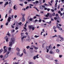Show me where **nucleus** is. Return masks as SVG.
I'll return each mask as SVG.
<instances>
[{"label":"nucleus","instance_id":"obj_23","mask_svg":"<svg viewBox=\"0 0 64 64\" xmlns=\"http://www.w3.org/2000/svg\"><path fill=\"white\" fill-rule=\"evenodd\" d=\"M3 51V49H2L0 50V54Z\"/></svg>","mask_w":64,"mask_h":64},{"label":"nucleus","instance_id":"obj_63","mask_svg":"<svg viewBox=\"0 0 64 64\" xmlns=\"http://www.w3.org/2000/svg\"><path fill=\"white\" fill-rule=\"evenodd\" d=\"M37 18V17L36 16H34V19H36Z\"/></svg>","mask_w":64,"mask_h":64},{"label":"nucleus","instance_id":"obj_47","mask_svg":"<svg viewBox=\"0 0 64 64\" xmlns=\"http://www.w3.org/2000/svg\"><path fill=\"white\" fill-rule=\"evenodd\" d=\"M14 17L15 18H16V17H17V16L16 15L14 16Z\"/></svg>","mask_w":64,"mask_h":64},{"label":"nucleus","instance_id":"obj_6","mask_svg":"<svg viewBox=\"0 0 64 64\" xmlns=\"http://www.w3.org/2000/svg\"><path fill=\"white\" fill-rule=\"evenodd\" d=\"M5 38L6 39V42H8V36H6L5 37Z\"/></svg>","mask_w":64,"mask_h":64},{"label":"nucleus","instance_id":"obj_43","mask_svg":"<svg viewBox=\"0 0 64 64\" xmlns=\"http://www.w3.org/2000/svg\"><path fill=\"white\" fill-rule=\"evenodd\" d=\"M19 29V28H18L17 27H16V28L15 29L16 30H17V29Z\"/></svg>","mask_w":64,"mask_h":64},{"label":"nucleus","instance_id":"obj_58","mask_svg":"<svg viewBox=\"0 0 64 64\" xmlns=\"http://www.w3.org/2000/svg\"><path fill=\"white\" fill-rule=\"evenodd\" d=\"M44 5H45V6H48V5L46 4H44Z\"/></svg>","mask_w":64,"mask_h":64},{"label":"nucleus","instance_id":"obj_52","mask_svg":"<svg viewBox=\"0 0 64 64\" xmlns=\"http://www.w3.org/2000/svg\"><path fill=\"white\" fill-rule=\"evenodd\" d=\"M58 2V0H56V3L57 4V2Z\"/></svg>","mask_w":64,"mask_h":64},{"label":"nucleus","instance_id":"obj_11","mask_svg":"<svg viewBox=\"0 0 64 64\" xmlns=\"http://www.w3.org/2000/svg\"><path fill=\"white\" fill-rule=\"evenodd\" d=\"M33 26H28V28L30 30H31V29L32 28Z\"/></svg>","mask_w":64,"mask_h":64},{"label":"nucleus","instance_id":"obj_18","mask_svg":"<svg viewBox=\"0 0 64 64\" xmlns=\"http://www.w3.org/2000/svg\"><path fill=\"white\" fill-rule=\"evenodd\" d=\"M50 46H51V45H50V46H49V48L48 46H46V49H50Z\"/></svg>","mask_w":64,"mask_h":64},{"label":"nucleus","instance_id":"obj_22","mask_svg":"<svg viewBox=\"0 0 64 64\" xmlns=\"http://www.w3.org/2000/svg\"><path fill=\"white\" fill-rule=\"evenodd\" d=\"M30 8H31V7H32V6H34V5H33L31 4H30Z\"/></svg>","mask_w":64,"mask_h":64},{"label":"nucleus","instance_id":"obj_34","mask_svg":"<svg viewBox=\"0 0 64 64\" xmlns=\"http://www.w3.org/2000/svg\"><path fill=\"white\" fill-rule=\"evenodd\" d=\"M24 50H23L24 52V53L25 54H26V51H25V49H24Z\"/></svg>","mask_w":64,"mask_h":64},{"label":"nucleus","instance_id":"obj_8","mask_svg":"<svg viewBox=\"0 0 64 64\" xmlns=\"http://www.w3.org/2000/svg\"><path fill=\"white\" fill-rule=\"evenodd\" d=\"M46 57L47 58H48L49 59H50V56L49 55H47L46 56Z\"/></svg>","mask_w":64,"mask_h":64},{"label":"nucleus","instance_id":"obj_16","mask_svg":"<svg viewBox=\"0 0 64 64\" xmlns=\"http://www.w3.org/2000/svg\"><path fill=\"white\" fill-rule=\"evenodd\" d=\"M16 50L18 51V52H19V51H20V49H19L18 47L16 48Z\"/></svg>","mask_w":64,"mask_h":64},{"label":"nucleus","instance_id":"obj_35","mask_svg":"<svg viewBox=\"0 0 64 64\" xmlns=\"http://www.w3.org/2000/svg\"><path fill=\"white\" fill-rule=\"evenodd\" d=\"M56 27H55V26H54L53 27V28L54 30L56 29Z\"/></svg>","mask_w":64,"mask_h":64},{"label":"nucleus","instance_id":"obj_53","mask_svg":"<svg viewBox=\"0 0 64 64\" xmlns=\"http://www.w3.org/2000/svg\"><path fill=\"white\" fill-rule=\"evenodd\" d=\"M30 21H32V20H33V19L32 18H30Z\"/></svg>","mask_w":64,"mask_h":64},{"label":"nucleus","instance_id":"obj_17","mask_svg":"<svg viewBox=\"0 0 64 64\" xmlns=\"http://www.w3.org/2000/svg\"><path fill=\"white\" fill-rule=\"evenodd\" d=\"M56 26H57L56 27V28H59V24L58 23H56Z\"/></svg>","mask_w":64,"mask_h":64},{"label":"nucleus","instance_id":"obj_57","mask_svg":"<svg viewBox=\"0 0 64 64\" xmlns=\"http://www.w3.org/2000/svg\"><path fill=\"white\" fill-rule=\"evenodd\" d=\"M35 23H36V22H37V21H38V20L37 19H36L35 20Z\"/></svg>","mask_w":64,"mask_h":64},{"label":"nucleus","instance_id":"obj_15","mask_svg":"<svg viewBox=\"0 0 64 64\" xmlns=\"http://www.w3.org/2000/svg\"><path fill=\"white\" fill-rule=\"evenodd\" d=\"M22 22H24V21H25V18H24V16H22Z\"/></svg>","mask_w":64,"mask_h":64},{"label":"nucleus","instance_id":"obj_29","mask_svg":"<svg viewBox=\"0 0 64 64\" xmlns=\"http://www.w3.org/2000/svg\"><path fill=\"white\" fill-rule=\"evenodd\" d=\"M32 30H34V27L33 26H32Z\"/></svg>","mask_w":64,"mask_h":64},{"label":"nucleus","instance_id":"obj_31","mask_svg":"<svg viewBox=\"0 0 64 64\" xmlns=\"http://www.w3.org/2000/svg\"><path fill=\"white\" fill-rule=\"evenodd\" d=\"M49 19V18H44V20H46V19Z\"/></svg>","mask_w":64,"mask_h":64},{"label":"nucleus","instance_id":"obj_19","mask_svg":"<svg viewBox=\"0 0 64 64\" xmlns=\"http://www.w3.org/2000/svg\"><path fill=\"white\" fill-rule=\"evenodd\" d=\"M16 54L18 56H19V55H20V52H17Z\"/></svg>","mask_w":64,"mask_h":64},{"label":"nucleus","instance_id":"obj_36","mask_svg":"<svg viewBox=\"0 0 64 64\" xmlns=\"http://www.w3.org/2000/svg\"><path fill=\"white\" fill-rule=\"evenodd\" d=\"M46 23H48V24H50L51 23V21H50V22H47Z\"/></svg>","mask_w":64,"mask_h":64},{"label":"nucleus","instance_id":"obj_13","mask_svg":"<svg viewBox=\"0 0 64 64\" xmlns=\"http://www.w3.org/2000/svg\"><path fill=\"white\" fill-rule=\"evenodd\" d=\"M32 47H34V48L36 50H37V49H38V48L34 46H32Z\"/></svg>","mask_w":64,"mask_h":64},{"label":"nucleus","instance_id":"obj_61","mask_svg":"<svg viewBox=\"0 0 64 64\" xmlns=\"http://www.w3.org/2000/svg\"><path fill=\"white\" fill-rule=\"evenodd\" d=\"M61 11H62L63 10V8H60Z\"/></svg>","mask_w":64,"mask_h":64},{"label":"nucleus","instance_id":"obj_9","mask_svg":"<svg viewBox=\"0 0 64 64\" xmlns=\"http://www.w3.org/2000/svg\"><path fill=\"white\" fill-rule=\"evenodd\" d=\"M10 10H9L8 12V14H11V11L12 10V9L11 8H10Z\"/></svg>","mask_w":64,"mask_h":64},{"label":"nucleus","instance_id":"obj_56","mask_svg":"<svg viewBox=\"0 0 64 64\" xmlns=\"http://www.w3.org/2000/svg\"><path fill=\"white\" fill-rule=\"evenodd\" d=\"M36 16H38V17H40V15H39L38 14H36Z\"/></svg>","mask_w":64,"mask_h":64},{"label":"nucleus","instance_id":"obj_21","mask_svg":"<svg viewBox=\"0 0 64 64\" xmlns=\"http://www.w3.org/2000/svg\"><path fill=\"white\" fill-rule=\"evenodd\" d=\"M24 30H23L24 31H27V29L26 28L24 27Z\"/></svg>","mask_w":64,"mask_h":64},{"label":"nucleus","instance_id":"obj_1","mask_svg":"<svg viewBox=\"0 0 64 64\" xmlns=\"http://www.w3.org/2000/svg\"><path fill=\"white\" fill-rule=\"evenodd\" d=\"M15 42V38H12L9 42V46L11 47L12 46V44H14Z\"/></svg>","mask_w":64,"mask_h":64},{"label":"nucleus","instance_id":"obj_10","mask_svg":"<svg viewBox=\"0 0 64 64\" xmlns=\"http://www.w3.org/2000/svg\"><path fill=\"white\" fill-rule=\"evenodd\" d=\"M48 16L49 17H51L52 16V14H50L49 13H48Z\"/></svg>","mask_w":64,"mask_h":64},{"label":"nucleus","instance_id":"obj_28","mask_svg":"<svg viewBox=\"0 0 64 64\" xmlns=\"http://www.w3.org/2000/svg\"><path fill=\"white\" fill-rule=\"evenodd\" d=\"M39 37V36H37L36 35L34 36V37H35V38H37V37Z\"/></svg>","mask_w":64,"mask_h":64},{"label":"nucleus","instance_id":"obj_14","mask_svg":"<svg viewBox=\"0 0 64 64\" xmlns=\"http://www.w3.org/2000/svg\"><path fill=\"white\" fill-rule=\"evenodd\" d=\"M50 53L51 54H54V52H52V51H50Z\"/></svg>","mask_w":64,"mask_h":64},{"label":"nucleus","instance_id":"obj_42","mask_svg":"<svg viewBox=\"0 0 64 64\" xmlns=\"http://www.w3.org/2000/svg\"><path fill=\"white\" fill-rule=\"evenodd\" d=\"M26 48H27V49H29V48H30V46H27Z\"/></svg>","mask_w":64,"mask_h":64},{"label":"nucleus","instance_id":"obj_38","mask_svg":"<svg viewBox=\"0 0 64 64\" xmlns=\"http://www.w3.org/2000/svg\"><path fill=\"white\" fill-rule=\"evenodd\" d=\"M6 35H8V36H10V33H8L6 34Z\"/></svg>","mask_w":64,"mask_h":64},{"label":"nucleus","instance_id":"obj_27","mask_svg":"<svg viewBox=\"0 0 64 64\" xmlns=\"http://www.w3.org/2000/svg\"><path fill=\"white\" fill-rule=\"evenodd\" d=\"M52 16H54L55 15V14L54 12H53V14H52Z\"/></svg>","mask_w":64,"mask_h":64},{"label":"nucleus","instance_id":"obj_55","mask_svg":"<svg viewBox=\"0 0 64 64\" xmlns=\"http://www.w3.org/2000/svg\"><path fill=\"white\" fill-rule=\"evenodd\" d=\"M62 19H64V15H63V16H62Z\"/></svg>","mask_w":64,"mask_h":64},{"label":"nucleus","instance_id":"obj_62","mask_svg":"<svg viewBox=\"0 0 64 64\" xmlns=\"http://www.w3.org/2000/svg\"><path fill=\"white\" fill-rule=\"evenodd\" d=\"M51 20L52 21H54V19H53L51 18Z\"/></svg>","mask_w":64,"mask_h":64},{"label":"nucleus","instance_id":"obj_40","mask_svg":"<svg viewBox=\"0 0 64 64\" xmlns=\"http://www.w3.org/2000/svg\"><path fill=\"white\" fill-rule=\"evenodd\" d=\"M45 16L46 17H48V16H49V15H48V13Z\"/></svg>","mask_w":64,"mask_h":64},{"label":"nucleus","instance_id":"obj_12","mask_svg":"<svg viewBox=\"0 0 64 64\" xmlns=\"http://www.w3.org/2000/svg\"><path fill=\"white\" fill-rule=\"evenodd\" d=\"M6 3L4 4V7H5V6L7 5H8V2H5Z\"/></svg>","mask_w":64,"mask_h":64},{"label":"nucleus","instance_id":"obj_24","mask_svg":"<svg viewBox=\"0 0 64 64\" xmlns=\"http://www.w3.org/2000/svg\"><path fill=\"white\" fill-rule=\"evenodd\" d=\"M23 54L22 53L21 54H20L19 56H20V57H22V56H23Z\"/></svg>","mask_w":64,"mask_h":64},{"label":"nucleus","instance_id":"obj_39","mask_svg":"<svg viewBox=\"0 0 64 64\" xmlns=\"http://www.w3.org/2000/svg\"><path fill=\"white\" fill-rule=\"evenodd\" d=\"M29 64H34V63H33L31 62H29Z\"/></svg>","mask_w":64,"mask_h":64},{"label":"nucleus","instance_id":"obj_45","mask_svg":"<svg viewBox=\"0 0 64 64\" xmlns=\"http://www.w3.org/2000/svg\"><path fill=\"white\" fill-rule=\"evenodd\" d=\"M57 47H59V46H60V44H57Z\"/></svg>","mask_w":64,"mask_h":64},{"label":"nucleus","instance_id":"obj_44","mask_svg":"<svg viewBox=\"0 0 64 64\" xmlns=\"http://www.w3.org/2000/svg\"><path fill=\"white\" fill-rule=\"evenodd\" d=\"M38 1L36 0V4H38Z\"/></svg>","mask_w":64,"mask_h":64},{"label":"nucleus","instance_id":"obj_2","mask_svg":"<svg viewBox=\"0 0 64 64\" xmlns=\"http://www.w3.org/2000/svg\"><path fill=\"white\" fill-rule=\"evenodd\" d=\"M10 53V52L9 51H8L7 52H6V55H4V56L3 57L4 58H7L8 57V54Z\"/></svg>","mask_w":64,"mask_h":64},{"label":"nucleus","instance_id":"obj_41","mask_svg":"<svg viewBox=\"0 0 64 64\" xmlns=\"http://www.w3.org/2000/svg\"><path fill=\"white\" fill-rule=\"evenodd\" d=\"M56 41L57 42H58V41H59V38H57Z\"/></svg>","mask_w":64,"mask_h":64},{"label":"nucleus","instance_id":"obj_50","mask_svg":"<svg viewBox=\"0 0 64 64\" xmlns=\"http://www.w3.org/2000/svg\"><path fill=\"white\" fill-rule=\"evenodd\" d=\"M9 5L10 7H11L12 6V4H9Z\"/></svg>","mask_w":64,"mask_h":64},{"label":"nucleus","instance_id":"obj_20","mask_svg":"<svg viewBox=\"0 0 64 64\" xmlns=\"http://www.w3.org/2000/svg\"><path fill=\"white\" fill-rule=\"evenodd\" d=\"M44 10H47L48 11H49V10H50V8H44Z\"/></svg>","mask_w":64,"mask_h":64},{"label":"nucleus","instance_id":"obj_64","mask_svg":"<svg viewBox=\"0 0 64 64\" xmlns=\"http://www.w3.org/2000/svg\"><path fill=\"white\" fill-rule=\"evenodd\" d=\"M24 4H27V2H25Z\"/></svg>","mask_w":64,"mask_h":64},{"label":"nucleus","instance_id":"obj_3","mask_svg":"<svg viewBox=\"0 0 64 64\" xmlns=\"http://www.w3.org/2000/svg\"><path fill=\"white\" fill-rule=\"evenodd\" d=\"M57 20H58L57 21L58 23H60V22L61 21V19L59 17L57 18Z\"/></svg>","mask_w":64,"mask_h":64},{"label":"nucleus","instance_id":"obj_25","mask_svg":"<svg viewBox=\"0 0 64 64\" xmlns=\"http://www.w3.org/2000/svg\"><path fill=\"white\" fill-rule=\"evenodd\" d=\"M60 39L62 41H64V38H60Z\"/></svg>","mask_w":64,"mask_h":64},{"label":"nucleus","instance_id":"obj_51","mask_svg":"<svg viewBox=\"0 0 64 64\" xmlns=\"http://www.w3.org/2000/svg\"><path fill=\"white\" fill-rule=\"evenodd\" d=\"M59 57L60 58H61V57H62V55H60L59 56Z\"/></svg>","mask_w":64,"mask_h":64},{"label":"nucleus","instance_id":"obj_59","mask_svg":"<svg viewBox=\"0 0 64 64\" xmlns=\"http://www.w3.org/2000/svg\"><path fill=\"white\" fill-rule=\"evenodd\" d=\"M61 1L63 3H64V0H62Z\"/></svg>","mask_w":64,"mask_h":64},{"label":"nucleus","instance_id":"obj_5","mask_svg":"<svg viewBox=\"0 0 64 64\" xmlns=\"http://www.w3.org/2000/svg\"><path fill=\"white\" fill-rule=\"evenodd\" d=\"M12 18L11 17H9L8 18V23H9L10 21H11V19Z\"/></svg>","mask_w":64,"mask_h":64},{"label":"nucleus","instance_id":"obj_4","mask_svg":"<svg viewBox=\"0 0 64 64\" xmlns=\"http://www.w3.org/2000/svg\"><path fill=\"white\" fill-rule=\"evenodd\" d=\"M4 53H6L7 52V47L6 46H4Z\"/></svg>","mask_w":64,"mask_h":64},{"label":"nucleus","instance_id":"obj_60","mask_svg":"<svg viewBox=\"0 0 64 64\" xmlns=\"http://www.w3.org/2000/svg\"><path fill=\"white\" fill-rule=\"evenodd\" d=\"M42 20H41V19H40L39 20V22H41V21H42Z\"/></svg>","mask_w":64,"mask_h":64},{"label":"nucleus","instance_id":"obj_32","mask_svg":"<svg viewBox=\"0 0 64 64\" xmlns=\"http://www.w3.org/2000/svg\"><path fill=\"white\" fill-rule=\"evenodd\" d=\"M58 28L60 30H62V28H60V27H59V28Z\"/></svg>","mask_w":64,"mask_h":64},{"label":"nucleus","instance_id":"obj_48","mask_svg":"<svg viewBox=\"0 0 64 64\" xmlns=\"http://www.w3.org/2000/svg\"><path fill=\"white\" fill-rule=\"evenodd\" d=\"M56 52H59V50H56Z\"/></svg>","mask_w":64,"mask_h":64},{"label":"nucleus","instance_id":"obj_33","mask_svg":"<svg viewBox=\"0 0 64 64\" xmlns=\"http://www.w3.org/2000/svg\"><path fill=\"white\" fill-rule=\"evenodd\" d=\"M42 6V8H46L45 7H46L45 6Z\"/></svg>","mask_w":64,"mask_h":64},{"label":"nucleus","instance_id":"obj_46","mask_svg":"<svg viewBox=\"0 0 64 64\" xmlns=\"http://www.w3.org/2000/svg\"><path fill=\"white\" fill-rule=\"evenodd\" d=\"M18 24L19 25H21L22 24V22H20Z\"/></svg>","mask_w":64,"mask_h":64},{"label":"nucleus","instance_id":"obj_30","mask_svg":"<svg viewBox=\"0 0 64 64\" xmlns=\"http://www.w3.org/2000/svg\"><path fill=\"white\" fill-rule=\"evenodd\" d=\"M0 57L1 58H2L3 57V56L2 55H1L0 56Z\"/></svg>","mask_w":64,"mask_h":64},{"label":"nucleus","instance_id":"obj_49","mask_svg":"<svg viewBox=\"0 0 64 64\" xmlns=\"http://www.w3.org/2000/svg\"><path fill=\"white\" fill-rule=\"evenodd\" d=\"M6 26L8 25V22H7V23H6Z\"/></svg>","mask_w":64,"mask_h":64},{"label":"nucleus","instance_id":"obj_26","mask_svg":"<svg viewBox=\"0 0 64 64\" xmlns=\"http://www.w3.org/2000/svg\"><path fill=\"white\" fill-rule=\"evenodd\" d=\"M36 56H34L33 58L34 60H35V59H36Z\"/></svg>","mask_w":64,"mask_h":64},{"label":"nucleus","instance_id":"obj_37","mask_svg":"<svg viewBox=\"0 0 64 64\" xmlns=\"http://www.w3.org/2000/svg\"><path fill=\"white\" fill-rule=\"evenodd\" d=\"M57 37V36L56 34L54 36H52V38H54V37Z\"/></svg>","mask_w":64,"mask_h":64},{"label":"nucleus","instance_id":"obj_7","mask_svg":"<svg viewBox=\"0 0 64 64\" xmlns=\"http://www.w3.org/2000/svg\"><path fill=\"white\" fill-rule=\"evenodd\" d=\"M25 38H26V36H25L23 37L21 39V41L22 42H23V39Z\"/></svg>","mask_w":64,"mask_h":64},{"label":"nucleus","instance_id":"obj_54","mask_svg":"<svg viewBox=\"0 0 64 64\" xmlns=\"http://www.w3.org/2000/svg\"><path fill=\"white\" fill-rule=\"evenodd\" d=\"M51 11L52 12H54V10L53 9H51Z\"/></svg>","mask_w":64,"mask_h":64}]
</instances>
